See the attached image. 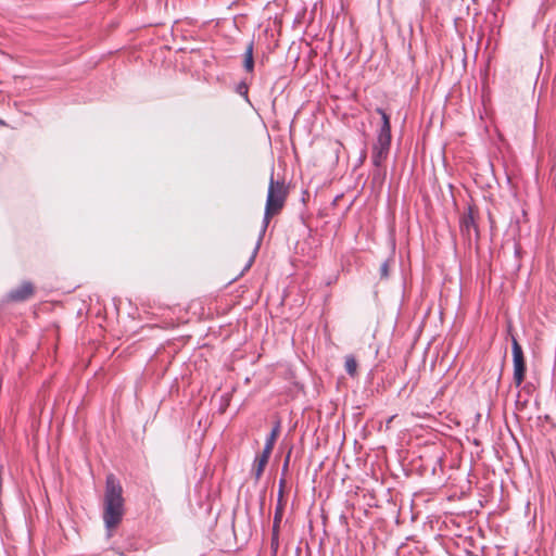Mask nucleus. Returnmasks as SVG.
Returning a JSON list of instances; mask_svg holds the SVG:
<instances>
[{"instance_id":"7","label":"nucleus","mask_w":556,"mask_h":556,"mask_svg":"<svg viewBox=\"0 0 556 556\" xmlns=\"http://www.w3.org/2000/svg\"><path fill=\"white\" fill-rule=\"evenodd\" d=\"M269 457H270V454H268L264 451L262 452L261 455L256 456L253 467H252V475L254 476V478L256 480H258L262 477L264 469L268 463Z\"/></svg>"},{"instance_id":"2","label":"nucleus","mask_w":556,"mask_h":556,"mask_svg":"<svg viewBox=\"0 0 556 556\" xmlns=\"http://www.w3.org/2000/svg\"><path fill=\"white\" fill-rule=\"evenodd\" d=\"M289 194V188L285 180H275L270 176L267 191V199L264 212V228H266L270 219L280 214L283 210Z\"/></svg>"},{"instance_id":"12","label":"nucleus","mask_w":556,"mask_h":556,"mask_svg":"<svg viewBox=\"0 0 556 556\" xmlns=\"http://www.w3.org/2000/svg\"><path fill=\"white\" fill-rule=\"evenodd\" d=\"M377 113L381 115L382 118V125L380 127L381 132H391V124H390V117L389 115L380 108H378Z\"/></svg>"},{"instance_id":"11","label":"nucleus","mask_w":556,"mask_h":556,"mask_svg":"<svg viewBox=\"0 0 556 556\" xmlns=\"http://www.w3.org/2000/svg\"><path fill=\"white\" fill-rule=\"evenodd\" d=\"M357 367H358L357 361L353 355L345 356L344 368H345V371L351 377H355L357 375Z\"/></svg>"},{"instance_id":"5","label":"nucleus","mask_w":556,"mask_h":556,"mask_svg":"<svg viewBox=\"0 0 556 556\" xmlns=\"http://www.w3.org/2000/svg\"><path fill=\"white\" fill-rule=\"evenodd\" d=\"M477 214L478 212L473 206H468L467 212L460 218V231L469 241L471 240V231L475 232V238L479 239Z\"/></svg>"},{"instance_id":"14","label":"nucleus","mask_w":556,"mask_h":556,"mask_svg":"<svg viewBox=\"0 0 556 556\" xmlns=\"http://www.w3.org/2000/svg\"><path fill=\"white\" fill-rule=\"evenodd\" d=\"M393 419H394V416L390 417V419L388 420V424L393 422Z\"/></svg>"},{"instance_id":"4","label":"nucleus","mask_w":556,"mask_h":556,"mask_svg":"<svg viewBox=\"0 0 556 556\" xmlns=\"http://www.w3.org/2000/svg\"><path fill=\"white\" fill-rule=\"evenodd\" d=\"M391 132L379 131L377 141L372 148V163L380 166L388 157L391 146Z\"/></svg>"},{"instance_id":"6","label":"nucleus","mask_w":556,"mask_h":556,"mask_svg":"<svg viewBox=\"0 0 556 556\" xmlns=\"http://www.w3.org/2000/svg\"><path fill=\"white\" fill-rule=\"evenodd\" d=\"M35 294V287L30 281H24L7 294L9 302H24L31 299Z\"/></svg>"},{"instance_id":"8","label":"nucleus","mask_w":556,"mask_h":556,"mask_svg":"<svg viewBox=\"0 0 556 556\" xmlns=\"http://www.w3.org/2000/svg\"><path fill=\"white\" fill-rule=\"evenodd\" d=\"M282 514H283V507L279 503L276 508V511H275L274 525H273V545L275 544L276 546L278 545V532H279V526H280V522L282 519Z\"/></svg>"},{"instance_id":"1","label":"nucleus","mask_w":556,"mask_h":556,"mask_svg":"<svg viewBox=\"0 0 556 556\" xmlns=\"http://www.w3.org/2000/svg\"><path fill=\"white\" fill-rule=\"evenodd\" d=\"M103 506L105 527L113 529L122 521L124 515L123 488L113 473L106 477Z\"/></svg>"},{"instance_id":"3","label":"nucleus","mask_w":556,"mask_h":556,"mask_svg":"<svg viewBox=\"0 0 556 556\" xmlns=\"http://www.w3.org/2000/svg\"><path fill=\"white\" fill-rule=\"evenodd\" d=\"M513 348V364H514V383L516 387H520L526 377V359L523 351L519 342L515 337L511 339Z\"/></svg>"},{"instance_id":"10","label":"nucleus","mask_w":556,"mask_h":556,"mask_svg":"<svg viewBox=\"0 0 556 556\" xmlns=\"http://www.w3.org/2000/svg\"><path fill=\"white\" fill-rule=\"evenodd\" d=\"M243 66L248 72L253 71V67H254L253 42H250L245 49Z\"/></svg>"},{"instance_id":"13","label":"nucleus","mask_w":556,"mask_h":556,"mask_svg":"<svg viewBox=\"0 0 556 556\" xmlns=\"http://www.w3.org/2000/svg\"><path fill=\"white\" fill-rule=\"evenodd\" d=\"M389 276V265L387 262L380 265V277L387 278Z\"/></svg>"},{"instance_id":"9","label":"nucleus","mask_w":556,"mask_h":556,"mask_svg":"<svg viewBox=\"0 0 556 556\" xmlns=\"http://www.w3.org/2000/svg\"><path fill=\"white\" fill-rule=\"evenodd\" d=\"M279 433H280V422L277 421L275 427L273 428L270 434L268 435V438L266 440V443H265V446L263 450L264 452L271 454L274 445L279 437Z\"/></svg>"}]
</instances>
